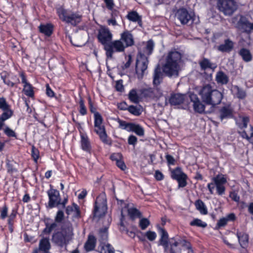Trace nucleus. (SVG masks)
I'll return each mask as SVG.
<instances>
[{"label":"nucleus","mask_w":253,"mask_h":253,"mask_svg":"<svg viewBox=\"0 0 253 253\" xmlns=\"http://www.w3.org/2000/svg\"><path fill=\"white\" fill-rule=\"evenodd\" d=\"M199 94L203 102L215 107L220 103L222 94L210 84L204 85L199 91Z\"/></svg>","instance_id":"f03ea898"},{"label":"nucleus","mask_w":253,"mask_h":253,"mask_svg":"<svg viewBox=\"0 0 253 253\" xmlns=\"http://www.w3.org/2000/svg\"><path fill=\"white\" fill-rule=\"evenodd\" d=\"M32 253H47V237H43L40 241L39 247L34 249Z\"/></svg>","instance_id":"5701e85b"},{"label":"nucleus","mask_w":253,"mask_h":253,"mask_svg":"<svg viewBox=\"0 0 253 253\" xmlns=\"http://www.w3.org/2000/svg\"><path fill=\"white\" fill-rule=\"evenodd\" d=\"M242 124L240 125V127L242 128H246L249 122V118L248 117H241Z\"/></svg>","instance_id":"bf43d9fd"},{"label":"nucleus","mask_w":253,"mask_h":253,"mask_svg":"<svg viewBox=\"0 0 253 253\" xmlns=\"http://www.w3.org/2000/svg\"><path fill=\"white\" fill-rule=\"evenodd\" d=\"M186 96L184 94L176 93L171 94L169 102L171 105H178L183 103L185 100Z\"/></svg>","instance_id":"4be33fe9"},{"label":"nucleus","mask_w":253,"mask_h":253,"mask_svg":"<svg viewBox=\"0 0 253 253\" xmlns=\"http://www.w3.org/2000/svg\"><path fill=\"white\" fill-rule=\"evenodd\" d=\"M234 47V42L231 40L226 39L224 42L217 47V49L222 52H230Z\"/></svg>","instance_id":"aec40b11"},{"label":"nucleus","mask_w":253,"mask_h":253,"mask_svg":"<svg viewBox=\"0 0 253 253\" xmlns=\"http://www.w3.org/2000/svg\"><path fill=\"white\" fill-rule=\"evenodd\" d=\"M127 18L130 21L133 22H137L139 25H141V17L136 11H132L129 12L127 15Z\"/></svg>","instance_id":"e433bc0d"},{"label":"nucleus","mask_w":253,"mask_h":253,"mask_svg":"<svg viewBox=\"0 0 253 253\" xmlns=\"http://www.w3.org/2000/svg\"><path fill=\"white\" fill-rule=\"evenodd\" d=\"M57 13L60 19L67 23L75 26L82 20V16L78 13L67 11L63 8H59Z\"/></svg>","instance_id":"39448f33"},{"label":"nucleus","mask_w":253,"mask_h":253,"mask_svg":"<svg viewBox=\"0 0 253 253\" xmlns=\"http://www.w3.org/2000/svg\"><path fill=\"white\" fill-rule=\"evenodd\" d=\"M227 219L225 217L220 219L217 223V226L218 228L225 226L227 223Z\"/></svg>","instance_id":"0e129e2a"},{"label":"nucleus","mask_w":253,"mask_h":253,"mask_svg":"<svg viewBox=\"0 0 253 253\" xmlns=\"http://www.w3.org/2000/svg\"><path fill=\"white\" fill-rule=\"evenodd\" d=\"M216 81L217 83L225 84L228 82V77L223 71H220L216 74Z\"/></svg>","instance_id":"7c9ffc66"},{"label":"nucleus","mask_w":253,"mask_h":253,"mask_svg":"<svg viewBox=\"0 0 253 253\" xmlns=\"http://www.w3.org/2000/svg\"><path fill=\"white\" fill-rule=\"evenodd\" d=\"M191 101L193 102V106L194 111L200 114L204 113L205 106L202 103L197 95L192 93L190 95Z\"/></svg>","instance_id":"dca6fc26"},{"label":"nucleus","mask_w":253,"mask_h":253,"mask_svg":"<svg viewBox=\"0 0 253 253\" xmlns=\"http://www.w3.org/2000/svg\"><path fill=\"white\" fill-rule=\"evenodd\" d=\"M170 245L169 253H181L180 246L185 247L188 249H190V244L184 238L178 236L171 238L169 240Z\"/></svg>","instance_id":"6e6552de"},{"label":"nucleus","mask_w":253,"mask_h":253,"mask_svg":"<svg viewBox=\"0 0 253 253\" xmlns=\"http://www.w3.org/2000/svg\"><path fill=\"white\" fill-rule=\"evenodd\" d=\"M198 64L202 71L211 70L212 72H214L217 68V64L215 63L211 62L210 59L205 57H203L202 59L200 60Z\"/></svg>","instance_id":"f3484780"},{"label":"nucleus","mask_w":253,"mask_h":253,"mask_svg":"<svg viewBox=\"0 0 253 253\" xmlns=\"http://www.w3.org/2000/svg\"><path fill=\"white\" fill-rule=\"evenodd\" d=\"M103 119L98 112L94 113V131L99 135L101 140L105 143H108L107 134L105 127L102 125Z\"/></svg>","instance_id":"9d476101"},{"label":"nucleus","mask_w":253,"mask_h":253,"mask_svg":"<svg viewBox=\"0 0 253 253\" xmlns=\"http://www.w3.org/2000/svg\"><path fill=\"white\" fill-rule=\"evenodd\" d=\"M127 142L129 145H132L134 147L137 142V138L134 135H131L128 137Z\"/></svg>","instance_id":"4d7b16f0"},{"label":"nucleus","mask_w":253,"mask_h":253,"mask_svg":"<svg viewBox=\"0 0 253 253\" xmlns=\"http://www.w3.org/2000/svg\"><path fill=\"white\" fill-rule=\"evenodd\" d=\"M64 218V213L62 211H58L55 216V221L57 222H61Z\"/></svg>","instance_id":"052dcab7"},{"label":"nucleus","mask_w":253,"mask_h":253,"mask_svg":"<svg viewBox=\"0 0 253 253\" xmlns=\"http://www.w3.org/2000/svg\"><path fill=\"white\" fill-rule=\"evenodd\" d=\"M141 234H144L146 238H147L150 241H154L157 237L156 233L155 232L150 230L148 231L145 233L141 232Z\"/></svg>","instance_id":"37998d69"},{"label":"nucleus","mask_w":253,"mask_h":253,"mask_svg":"<svg viewBox=\"0 0 253 253\" xmlns=\"http://www.w3.org/2000/svg\"><path fill=\"white\" fill-rule=\"evenodd\" d=\"M128 214L131 217L139 216L140 214L139 211L135 208H131L128 210Z\"/></svg>","instance_id":"864d4df0"},{"label":"nucleus","mask_w":253,"mask_h":253,"mask_svg":"<svg viewBox=\"0 0 253 253\" xmlns=\"http://www.w3.org/2000/svg\"><path fill=\"white\" fill-rule=\"evenodd\" d=\"M8 207L4 205L0 210V218L2 219H5L7 216Z\"/></svg>","instance_id":"5fc2aeb1"},{"label":"nucleus","mask_w":253,"mask_h":253,"mask_svg":"<svg viewBox=\"0 0 253 253\" xmlns=\"http://www.w3.org/2000/svg\"><path fill=\"white\" fill-rule=\"evenodd\" d=\"M10 108V105L7 103L6 99L4 97L0 98V109L2 111H5Z\"/></svg>","instance_id":"49530a36"},{"label":"nucleus","mask_w":253,"mask_h":253,"mask_svg":"<svg viewBox=\"0 0 253 253\" xmlns=\"http://www.w3.org/2000/svg\"><path fill=\"white\" fill-rule=\"evenodd\" d=\"M116 89L118 91H122L124 90V85H123L122 80H119L116 82Z\"/></svg>","instance_id":"e2e57ef3"},{"label":"nucleus","mask_w":253,"mask_h":253,"mask_svg":"<svg viewBox=\"0 0 253 253\" xmlns=\"http://www.w3.org/2000/svg\"><path fill=\"white\" fill-rule=\"evenodd\" d=\"M51 188V185H50ZM48 207L52 208L53 207H57L60 204L61 198L58 191L51 188L50 191L48 192Z\"/></svg>","instance_id":"2eb2a0df"},{"label":"nucleus","mask_w":253,"mask_h":253,"mask_svg":"<svg viewBox=\"0 0 253 253\" xmlns=\"http://www.w3.org/2000/svg\"><path fill=\"white\" fill-rule=\"evenodd\" d=\"M161 238L159 241V245L162 246L165 252H167L169 249L168 243V234L167 232L163 228H160L159 229Z\"/></svg>","instance_id":"412c9836"},{"label":"nucleus","mask_w":253,"mask_h":253,"mask_svg":"<svg viewBox=\"0 0 253 253\" xmlns=\"http://www.w3.org/2000/svg\"><path fill=\"white\" fill-rule=\"evenodd\" d=\"M39 30L41 33L44 34L45 36H47V24L41 25L39 26Z\"/></svg>","instance_id":"774afa93"},{"label":"nucleus","mask_w":253,"mask_h":253,"mask_svg":"<svg viewBox=\"0 0 253 253\" xmlns=\"http://www.w3.org/2000/svg\"><path fill=\"white\" fill-rule=\"evenodd\" d=\"M175 18L182 25L188 24L190 21H193V14L189 12L186 8H181L178 9L175 13Z\"/></svg>","instance_id":"f8f14e48"},{"label":"nucleus","mask_w":253,"mask_h":253,"mask_svg":"<svg viewBox=\"0 0 253 253\" xmlns=\"http://www.w3.org/2000/svg\"><path fill=\"white\" fill-rule=\"evenodd\" d=\"M154 46V43L152 40H149L148 41L146 47V49L148 51V54L150 55L152 53L153 47Z\"/></svg>","instance_id":"6e6d98bb"},{"label":"nucleus","mask_w":253,"mask_h":253,"mask_svg":"<svg viewBox=\"0 0 253 253\" xmlns=\"http://www.w3.org/2000/svg\"><path fill=\"white\" fill-rule=\"evenodd\" d=\"M229 197L231 198L233 201L235 202H239L240 200V197L238 195V194L235 192H231L229 194Z\"/></svg>","instance_id":"69168bd1"},{"label":"nucleus","mask_w":253,"mask_h":253,"mask_svg":"<svg viewBox=\"0 0 253 253\" xmlns=\"http://www.w3.org/2000/svg\"><path fill=\"white\" fill-rule=\"evenodd\" d=\"M23 92L24 94L29 97H32L34 96V91L32 85L29 83L24 84Z\"/></svg>","instance_id":"58836bf2"},{"label":"nucleus","mask_w":253,"mask_h":253,"mask_svg":"<svg viewBox=\"0 0 253 253\" xmlns=\"http://www.w3.org/2000/svg\"><path fill=\"white\" fill-rule=\"evenodd\" d=\"M139 224L142 230H145L149 225L150 221L147 218H143L140 220Z\"/></svg>","instance_id":"8fccbe9b"},{"label":"nucleus","mask_w":253,"mask_h":253,"mask_svg":"<svg viewBox=\"0 0 253 253\" xmlns=\"http://www.w3.org/2000/svg\"><path fill=\"white\" fill-rule=\"evenodd\" d=\"M0 77L5 84L11 87L14 86V83L11 82L9 79H7V76L6 75V73H5L4 75L1 74Z\"/></svg>","instance_id":"603ef678"},{"label":"nucleus","mask_w":253,"mask_h":253,"mask_svg":"<svg viewBox=\"0 0 253 253\" xmlns=\"http://www.w3.org/2000/svg\"><path fill=\"white\" fill-rule=\"evenodd\" d=\"M3 129V132L5 135H6L8 137H16V133L14 130L11 129L10 127L7 126H6Z\"/></svg>","instance_id":"de8ad7c7"},{"label":"nucleus","mask_w":253,"mask_h":253,"mask_svg":"<svg viewBox=\"0 0 253 253\" xmlns=\"http://www.w3.org/2000/svg\"><path fill=\"white\" fill-rule=\"evenodd\" d=\"M107 8L109 10H112L115 4L113 0H104Z\"/></svg>","instance_id":"338daca9"},{"label":"nucleus","mask_w":253,"mask_h":253,"mask_svg":"<svg viewBox=\"0 0 253 253\" xmlns=\"http://www.w3.org/2000/svg\"><path fill=\"white\" fill-rule=\"evenodd\" d=\"M181 58V54L175 49L169 51L163 67L164 73L169 77H177L180 70L179 64Z\"/></svg>","instance_id":"f257e3e1"},{"label":"nucleus","mask_w":253,"mask_h":253,"mask_svg":"<svg viewBox=\"0 0 253 253\" xmlns=\"http://www.w3.org/2000/svg\"><path fill=\"white\" fill-rule=\"evenodd\" d=\"M16 214L17 211L14 210H12L8 219V224L11 225V223H13V220L15 218Z\"/></svg>","instance_id":"680f3d73"},{"label":"nucleus","mask_w":253,"mask_h":253,"mask_svg":"<svg viewBox=\"0 0 253 253\" xmlns=\"http://www.w3.org/2000/svg\"><path fill=\"white\" fill-rule=\"evenodd\" d=\"M107 210L106 196L104 194H100L95 202L93 210L94 218H101L103 216Z\"/></svg>","instance_id":"0eeeda50"},{"label":"nucleus","mask_w":253,"mask_h":253,"mask_svg":"<svg viewBox=\"0 0 253 253\" xmlns=\"http://www.w3.org/2000/svg\"><path fill=\"white\" fill-rule=\"evenodd\" d=\"M212 182L208 184V188L210 194H213V190L216 187L218 195H222L224 194L225 191L224 185L227 182V179L225 176L222 174H218L212 178Z\"/></svg>","instance_id":"20e7f679"},{"label":"nucleus","mask_w":253,"mask_h":253,"mask_svg":"<svg viewBox=\"0 0 253 253\" xmlns=\"http://www.w3.org/2000/svg\"><path fill=\"white\" fill-rule=\"evenodd\" d=\"M232 92L239 99H244L246 96L245 91L237 85H234L232 87Z\"/></svg>","instance_id":"c85d7f7f"},{"label":"nucleus","mask_w":253,"mask_h":253,"mask_svg":"<svg viewBox=\"0 0 253 253\" xmlns=\"http://www.w3.org/2000/svg\"><path fill=\"white\" fill-rule=\"evenodd\" d=\"M141 92L143 97L152 99H158L163 95L162 89L158 87L143 89Z\"/></svg>","instance_id":"4468645a"},{"label":"nucleus","mask_w":253,"mask_h":253,"mask_svg":"<svg viewBox=\"0 0 253 253\" xmlns=\"http://www.w3.org/2000/svg\"><path fill=\"white\" fill-rule=\"evenodd\" d=\"M218 9L226 16H231L238 8L237 3L234 0H218Z\"/></svg>","instance_id":"423d86ee"},{"label":"nucleus","mask_w":253,"mask_h":253,"mask_svg":"<svg viewBox=\"0 0 253 253\" xmlns=\"http://www.w3.org/2000/svg\"><path fill=\"white\" fill-rule=\"evenodd\" d=\"M126 46L120 40H115L109 42L108 44L104 47L106 51V55L108 58H112L114 52L124 51Z\"/></svg>","instance_id":"1a4fd4ad"},{"label":"nucleus","mask_w":253,"mask_h":253,"mask_svg":"<svg viewBox=\"0 0 253 253\" xmlns=\"http://www.w3.org/2000/svg\"><path fill=\"white\" fill-rule=\"evenodd\" d=\"M80 109L79 112L82 115H85L86 114L87 111L85 106L84 104V101L83 99L81 98L79 101Z\"/></svg>","instance_id":"3c124183"},{"label":"nucleus","mask_w":253,"mask_h":253,"mask_svg":"<svg viewBox=\"0 0 253 253\" xmlns=\"http://www.w3.org/2000/svg\"><path fill=\"white\" fill-rule=\"evenodd\" d=\"M186 179L187 175L185 174H184L183 175H182L181 177L176 179V180L178 182V185L179 187H184L186 185Z\"/></svg>","instance_id":"09e8293b"},{"label":"nucleus","mask_w":253,"mask_h":253,"mask_svg":"<svg viewBox=\"0 0 253 253\" xmlns=\"http://www.w3.org/2000/svg\"><path fill=\"white\" fill-rule=\"evenodd\" d=\"M118 122L119 124V127L123 129H126L128 131H130L131 126H132V123H127L125 121L118 119Z\"/></svg>","instance_id":"a19ab883"},{"label":"nucleus","mask_w":253,"mask_h":253,"mask_svg":"<svg viewBox=\"0 0 253 253\" xmlns=\"http://www.w3.org/2000/svg\"><path fill=\"white\" fill-rule=\"evenodd\" d=\"M148 59L144 55L141 54L136 61L135 72L139 79H142L145 71L148 68Z\"/></svg>","instance_id":"9b49d317"},{"label":"nucleus","mask_w":253,"mask_h":253,"mask_svg":"<svg viewBox=\"0 0 253 253\" xmlns=\"http://www.w3.org/2000/svg\"><path fill=\"white\" fill-rule=\"evenodd\" d=\"M108 227L100 229L98 233V240L100 244H105L108 240Z\"/></svg>","instance_id":"bb28decb"},{"label":"nucleus","mask_w":253,"mask_h":253,"mask_svg":"<svg viewBox=\"0 0 253 253\" xmlns=\"http://www.w3.org/2000/svg\"><path fill=\"white\" fill-rule=\"evenodd\" d=\"M195 206L196 209L200 212L201 214H207L208 213L207 208L202 200H198L196 201L195 202Z\"/></svg>","instance_id":"f704fd0d"},{"label":"nucleus","mask_w":253,"mask_h":253,"mask_svg":"<svg viewBox=\"0 0 253 253\" xmlns=\"http://www.w3.org/2000/svg\"><path fill=\"white\" fill-rule=\"evenodd\" d=\"M191 226H196L198 227H201L205 228L207 226V224L206 223L203 222L201 219L196 218L194 219L190 222Z\"/></svg>","instance_id":"a18cd8bd"},{"label":"nucleus","mask_w":253,"mask_h":253,"mask_svg":"<svg viewBox=\"0 0 253 253\" xmlns=\"http://www.w3.org/2000/svg\"><path fill=\"white\" fill-rule=\"evenodd\" d=\"M82 148L85 151L89 152L91 149V146L87 136L82 135L81 136Z\"/></svg>","instance_id":"473e14b6"},{"label":"nucleus","mask_w":253,"mask_h":253,"mask_svg":"<svg viewBox=\"0 0 253 253\" xmlns=\"http://www.w3.org/2000/svg\"><path fill=\"white\" fill-rule=\"evenodd\" d=\"M184 174L180 168H177L172 171L171 177L173 179L176 180Z\"/></svg>","instance_id":"c03bdc74"},{"label":"nucleus","mask_w":253,"mask_h":253,"mask_svg":"<svg viewBox=\"0 0 253 253\" xmlns=\"http://www.w3.org/2000/svg\"><path fill=\"white\" fill-rule=\"evenodd\" d=\"M233 108L228 105L222 107L219 110V117L221 120L231 118L233 117Z\"/></svg>","instance_id":"6ab92c4d"},{"label":"nucleus","mask_w":253,"mask_h":253,"mask_svg":"<svg viewBox=\"0 0 253 253\" xmlns=\"http://www.w3.org/2000/svg\"><path fill=\"white\" fill-rule=\"evenodd\" d=\"M73 235L72 226L71 224H67L62 227L60 231H57L53 234L52 241L56 245L63 247L68 244Z\"/></svg>","instance_id":"7ed1b4c3"},{"label":"nucleus","mask_w":253,"mask_h":253,"mask_svg":"<svg viewBox=\"0 0 253 253\" xmlns=\"http://www.w3.org/2000/svg\"><path fill=\"white\" fill-rule=\"evenodd\" d=\"M237 236L238 239L239 243L242 247L244 248L247 245L248 243L249 237L247 234L243 232H237Z\"/></svg>","instance_id":"cd10ccee"},{"label":"nucleus","mask_w":253,"mask_h":253,"mask_svg":"<svg viewBox=\"0 0 253 253\" xmlns=\"http://www.w3.org/2000/svg\"><path fill=\"white\" fill-rule=\"evenodd\" d=\"M128 96V99L132 103H138L140 101L139 97L135 89H132L129 91Z\"/></svg>","instance_id":"c9c22d12"},{"label":"nucleus","mask_w":253,"mask_h":253,"mask_svg":"<svg viewBox=\"0 0 253 253\" xmlns=\"http://www.w3.org/2000/svg\"><path fill=\"white\" fill-rule=\"evenodd\" d=\"M122 155L119 153H113L110 156V159L113 161H115L116 162H117L120 159H122Z\"/></svg>","instance_id":"13d9d810"},{"label":"nucleus","mask_w":253,"mask_h":253,"mask_svg":"<svg viewBox=\"0 0 253 253\" xmlns=\"http://www.w3.org/2000/svg\"><path fill=\"white\" fill-rule=\"evenodd\" d=\"M127 110L129 113L136 116H139L142 112L140 108L133 105L129 106L127 108Z\"/></svg>","instance_id":"79ce46f5"},{"label":"nucleus","mask_w":253,"mask_h":253,"mask_svg":"<svg viewBox=\"0 0 253 253\" xmlns=\"http://www.w3.org/2000/svg\"><path fill=\"white\" fill-rule=\"evenodd\" d=\"M129 131L134 132L138 136H142L144 134V130L143 127L139 125L132 123Z\"/></svg>","instance_id":"72a5a7b5"},{"label":"nucleus","mask_w":253,"mask_h":253,"mask_svg":"<svg viewBox=\"0 0 253 253\" xmlns=\"http://www.w3.org/2000/svg\"><path fill=\"white\" fill-rule=\"evenodd\" d=\"M112 37V34L108 28L101 26L98 30L97 38L99 42L104 45V47L111 42Z\"/></svg>","instance_id":"ddd939ff"},{"label":"nucleus","mask_w":253,"mask_h":253,"mask_svg":"<svg viewBox=\"0 0 253 253\" xmlns=\"http://www.w3.org/2000/svg\"><path fill=\"white\" fill-rule=\"evenodd\" d=\"M123 42L126 47L131 46L134 43L133 37L130 31H125L121 35L120 39Z\"/></svg>","instance_id":"a211bd4d"},{"label":"nucleus","mask_w":253,"mask_h":253,"mask_svg":"<svg viewBox=\"0 0 253 253\" xmlns=\"http://www.w3.org/2000/svg\"><path fill=\"white\" fill-rule=\"evenodd\" d=\"M6 163L7 172L9 173L13 174L17 171L16 168H15V165L16 164L15 162L7 159Z\"/></svg>","instance_id":"4c0bfd02"},{"label":"nucleus","mask_w":253,"mask_h":253,"mask_svg":"<svg viewBox=\"0 0 253 253\" xmlns=\"http://www.w3.org/2000/svg\"><path fill=\"white\" fill-rule=\"evenodd\" d=\"M13 115V111L9 109L3 111L2 113L0 115V130H2L5 125V121L10 118Z\"/></svg>","instance_id":"393cba45"},{"label":"nucleus","mask_w":253,"mask_h":253,"mask_svg":"<svg viewBox=\"0 0 253 253\" xmlns=\"http://www.w3.org/2000/svg\"><path fill=\"white\" fill-rule=\"evenodd\" d=\"M163 78V74L159 68L155 69L153 76V84L155 85H158L161 82Z\"/></svg>","instance_id":"c756f323"},{"label":"nucleus","mask_w":253,"mask_h":253,"mask_svg":"<svg viewBox=\"0 0 253 253\" xmlns=\"http://www.w3.org/2000/svg\"><path fill=\"white\" fill-rule=\"evenodd\" d=\"M250 23L245 16L241 15L235 27L240 30H243L245 32L248 33Z\"/></svg>","instance_id":"b1692460"},{"label":"nucleus","mask_w":253,"mask_h":253,"mask_svg":"<svg viewBox=\"0 0 253 253\" xmlns=\"http://www.w3.org/2000/svg\"><path fill=\"white\" fill-rule=\"evenodd\" d=\"M100 253H114V249L109 244H101Z\"/></svg>","instance_id":"ea45409f"},{"label":"nucleus","mask_w":253,"mask_h":253,"mask_svg":"<svg viewBox=\"0 0 253 253\" xmlns=\"http://www.w3.org/2000/svg\"><path fill=\"white\" fill-rule=\"evenodd\" d=\"M239 54L245 62H249L252 59V56L250 50L246 48H242L241 49Z\"/></svg>","instance_id":"2f4dec72"},{"label":"nucleus","mask_w":253,"mask_h":253,"mask_svg":"<svg viewBox=\"0 0 253 253\" xmlns=\"http://www.w3.org/2000/svg\"><path fill=\"white\" fill-rule=\"evenodd\" d=\"M96 238L93 235H89L85 242L84 248L86 251L89 252L94 250L95 247Z\"/></svg>","instance_id":"a878e982"}]
</instances>
